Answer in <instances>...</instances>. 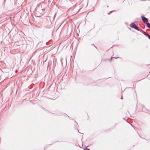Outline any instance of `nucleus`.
Returning a JSON list of instances; mask_svg holds the SVG:
<instances>
[{
	"instance_id": "nucleus-19",
	"label": "nucleus",
	"mask_w": 150,
	"mask_h": 150,
	"mask_svg": "<svg viewBox=\"0 0 150 150\" xmlns=\"http://www.w3.org/2000/svg\"><path fill=\"white\" fill-rule=\"evenodd\" d=\"M49 146H46L45 147V148H46V147H48Z\"/></svg>"
},
{
	"instance_id": "nucleus-24",
	"label": "nucleus",
	"mask_w": 150,
	"mask_h": 150,
	"mask_svg": "<svg viewBox=\"0 0 150 150\" xmlns=\"http://www.w3.org/2000/svg\"><path fill=\"white\" fill-rule=\"evenodd\" d=\"M88 147H89V146H88ZM87 147H88V146H87L86 147L87 148Z\"/></svg>"
},
{
	"instance_id": "nucleus-10",
	"label": "nucleus",
	"mask_w": 150,
	"mask_h": 150,
	"mask_svg": "<svg viewBox=\"0 0 150 150\" xmlns=\"http://www.w3.org/2000/svg\"><path fill=\"white\" fill-rule=\"evenodd\" d=\"M91 45H92L93 46H94L95 48H96L97 49V47L95 46L93 44H91Z\"/></svg>"
},
{
	"instance_id": "nucleus-27",
	"label": "nucleus",
	"mask_w": 150,
	"mask_h": 150,
	"mask_svg": "<svg viewBox=\"0 0 150 150\" xmlns=\"http://www.w3.org/2000/svg\"><path fill=\"white\" fill-rule=\"evenodd\" d=\"M88 119H88H88H87V120H88Z\"/></svg>"
},
{
	"instance_id": "nucleus-12",
	"label": "nucleus",
	"mask_w": 150,
	"mask_h": 150,
	"mask_svg": "<svg viewBox=\"0 0 150 150\" xmlns=\"http://www.w3.org/2000/svg\"><path fill=\"white\" fill-rule=\"evenodd\" d=\"M149 39L150 40V35H148V37Z\"/></svg>"
},
{
	"instance_id": "nucleus-23",
	"label": "nucleus",
	"mask_w": 150,
	"mask_h": 150,
	"mask_svg": "<svg viewBox=\"0 0 150 150\" xmlns=\"http://www.w3.org/2000/svg\"><path fill=\"white\" fill-rule=\"evenodd\" d=\"M139 136L141 138V137L140 135H139Z\"/></svg>"
},
{
	"instance_id": "nucleus-17",
	"label": "nucleus",
	"mask_w": 150,
	"mask_h": 150,
	"mask_svg": "<svg viewBox=\"0 0 150 150\" xmlns=\"http://www.w3.org/2000/svg\"><path fill=\"white\" fill-rule=\"evenodd\" d=\"M150 71H149V74H150ZM148 75H149V74H148ZM148 75H148L147 76H147H148Z\"/></svg>"
},
{
	"instance_id": "nucleus-18",
	"label": "nucleus",
	"mask_w": 150,
	"mask_h": 150,
	"mask_svg": "<svg viewBox=\"0 0 150 150\" xmlns=\"http://www.w3.org/2000/svg\"><path fill=\"white\" fill-rule=\"evenodd\" d=\"M49 146H46L45 147V148H46V147H48Z\"/></svg>"
},
{
	"instance_id": "nucleus-5",
	"label": "nucleus",
	"mask_w": 150,
	"mask_h": 150,
	"mask_svg": "<svg viewBox=\"0 0 150 150\" xmlns=\"http://www.w3.org/2000/svg\"><path fill=\"white\" fill-rule=\"evenodd\" d=\"M146 27L148 28H150V23H148L147 24Z\"/></svg>"
},
{
	"instance_id": "nucleus-4",
	"label": "nucleus",
	"mask_w": 150,
	"mask_h": 150,
	"mask_svg": "<svg viewBox=\"0 0 150 150\" xmlns=\"http://www.w3.org/2000/svg\"><path fill=\"white\" fill-rule=\"evenodd\" d=\"M118 58H119V57H111L110 59H109V60L110 61H112L113 60V59H114V58L117 59Z\"/></svg>"
},
{
	"instance_id": "nucleus-11",
	"label": "nucleus",
	"mask_w": 150,
	"mask_h": 150,
	"mask_svg": "<svg viewBox=\"0 0 150 150\" xmlns=\"http://www.w3.org/2000/svg\"><path fill=\"white\" fill-rule=\"evenodd\" d=\"M112 11H110L109 13H108V15H110V14L111 13H112Z\"/></svg>"
},
{
	"instance_id": "nucleus-6",
	"label": "nucleus",
	"mask_w": 150,
	"mask_h": 150,
	"mask_svg": "<svg viewBox=\"0 0 150 150\" xmlns=\"http://www.w3.org/2000/svg\"><path fill=\"white\" fill-rule=\"evenodd\" d=\"M54 116H59V115H57V114H55V113H53V114Z\"/></svg>"
},
{
	"instance_id": "nucleus-20",
	"label": "nucleus",
	"mask_w": 150,
	"mask_h": 150,
	"mask_svg": "<svg viewBox=\"0 0 150 150\" xmlns=\"http://www.w3.org/2000/svg\"><path fill=\"white\" fill-rule=\"evenodd\" d=\"M107 60V59H105V60H104V61H105V60Z\"/></svg>"
},
{
	"instance_id": "nucleus-7",
	"label": "nucleus",
	"mask_w": 150,
	"mask_h": 150,
	"mask_svg": "<svg viewBox=\"0 0 150 150\" xmlns=\"http://www.w3.org/2000/svg\"><path fill=\"white\" fill-rule=\"evenodd\" d=\"M84 150H90L89 149L86 147L85 149H84Z\"/></svg>"
},
{
	"instance_id": "nucleus-15",
	"label": "nucleus",
	"mask_w": 150,
	"mask_h": 150,
	"mask_svg": "<svg viewBox=\"0 0 150 150\" xmlns=\"http://www.w3.org/2000/svg\"><path fill=\"white\" fill-rule=\"evenodd\" d=\"M76 129H77V130L78 131V132L79 133H80V132H79V129H78V128H76Z\"/></svg>"
},
{
	"instance_id": "nucleus-13",
	"label": "nucleus",
	"mask_w": 150,
	"mask_h": 150,
	"mask_svg": "<svg viewBox=\"0 0 150 150\" xmlns=\"http://www.w3.org/2000/svg\"><path fill=\"white\" fill-rule=\"evenodd\" d=\"M121 100H122L123 99V97L122 96H122H121Z\"/></svg>"
},
{
	"instance_id": "nucleus-3",
	"label": "nucleus",
	"mask_w": 150,
	"mask_h": 150,
	"mask_svg": "<svg viewBox=\"0 0 150 150\" xmlns=\"http://www.w3.org/2000/svg\"><path fill=\"white\" fill-rule=\"evenodd\" d=\"M140 31L145 36L148 37V35H149L145 31L141 29H140Z\"/></svg>"
},
{
	"instance_id": "nucleus-1",
	"label": "nucleus",
	"mask_w": 150,
	"mask_h": 150,
	"mask_svg": "<svg viewBox=\"0 0 150 150\" xmlns=\"http://www.w3.org/2000/svg\"><path fill=\"white\" fill-rule=\"evenodd\" d=\"M130 26L132 28H134L138 31H140V29L138 27L136 24L134 22H132L130 24Z\"/></svg>"
},
{
	"instance_id": "nucleus-22",
	"label": "nucleus",
	"mask_w": 150,
	"mask_h": 150,
	"mask_svg": "<svg viewBox=\"0 0 150 150\" xmlns=\"http://www.w3.org/2000/svg\"><path fill=\"white\" fill-rule=\"evenodd\" d=\"M88 118H89V117L88 115Z\"/></svg>"
},
{
	"instance_id": "nucleus-21",
	"label": "nucleus",
	"mask_w": 150,
	"mask_h": 150,
	"mask_svg": "<svg viewBox=\"0 0 150 150\" xmlns=\"http://www.w3.org/2000/svg\"><path fill=\"white\" fill-rule=\"evenodd\" d=\"M130 125H131L132 126V124H130Z\"/></svg>"
},
{
	"instance_id": "nucleus-14",
	"label": "nucleus",
	"mask_w": 150,
	"mask_h": 150,
	"mask_svg": "<svg viewBox=\"0 0 150 150\" xmlns=\"http://www.w3.org/2000/svg\"><path fill=\"white\" fill-rule=\"evenodd\" d=\"M43 109L45 111H48V110H47L46 109H44V108H43Z\"/></svg>"
},
{
	"instance_id": "nucleus-26",
	"label": "nucleus",
	"mask_w": 150,
	"mask_h": 150,
	"mask_svg": "<svg viewBox=\"0 0 150 150\" xmlns=\"http://www.w3.org/2000/svg\"><path fill=\"white\" fill-rule=\"evenodd\" d=\"M135 93H136V91H135Z\"/></svg>"
},
{
	"instance_id": "nucleus-9",
	"label": "nucleus",
	"mask_w": 150,
	"mask_h": 150,
	"mask_svg": "<svg viewBox=\"0 0 150 150\" xmlns=\"http://www.w3.org/2000/svg\"><path fill=\"white\" fill-rule=\"evenodd\" d=\"M64 116H65V117L67 116L69 118V117L66 114H65L64 115Z\"/></svg>"
},
{
	"instance_id": "nucleus-25",
	"label": "nucleus",
	"mask_w": 150,
	"mask_h": 150,
	"mask_svg": "<svg viewBox=\"0 0 150 150\" xmlns=\"http://www.w3.org/2000/svg\"><path fill=\"white\" fill-rule=\"evenodd\" d=\"M52 145V144H50V145Z\"/></svg>"
},
{
	"instance_id": "nucleus-2",
	"label": "nucleus",
	"mask_w": 150,
	"mask_h": 150,
	"mask_svg": "<svg viewBox=\"0 0 150 150\" xmlns=\"http://www.w3.org/2000/svg\"><path fill=\"white\" fill-rule=\"evenodd\" d=\"M141 18L143 22L145 23L147 26V24L148 23H149L148 22V19L144 16H142L141 17Z\"/></svg>"
},
{
	"instance_id": "nucleus-8",
	"label": "nucleus",
	"mask_w": 150,
	"mask_h": 150,
	"mask_svg": "<svg viewBox=\"0 0 150 150\" xmlns=\"http://www.w3.org/2000/svg\"><path fill=\"white\" fill-rule=\"evenodd\" d=\"M74 122L76 123V124L74 125V126H76V125H78V123L77 122H76L75 121H74Z\"/></svg>"
},
{
	"instance_id": "nucleus-16",
	"label": "nucleus",
	"mask_w": 150,
	"mask_h": 150,
	"mask_svg": "<svg viewBox=\"0 0 150 150\" xmlns=\"http://www.w3.org/2000/svg\"><path fill=\"white\" fill-rule=\"evenodd\" d=\"M123 119L125 120H126L125 118H123Z\"/></svg>"
}]
</instances>
